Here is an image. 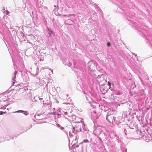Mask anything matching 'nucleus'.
<instances>
[{
  "label": "nucleus",
  "instance_id": "1",
  "mask_svg": "<svg viewBox=\"0 0 152 152\" xmlns=\"http://www.w3.org/2000/svg\"><path fill=\"white\" fill-rule=\"evenodd\" d=\"M11 93L9 90L5 92L1 95V98L2 99H7L11 98L10 95Z\"/></svg>",
  "mask_w": 152,
  "mask_h": 152
},
{
  "label": "nucleus",
  "instance_id": "2",
  "mask_svg": "<svg viewBox=\"0 0 152 152\" xmlns=\"http://www.w3.org/2000/svg\"><path fill=\"white\" fill-rule=\"evenodd\" d=\"M53 12L56 15H61L62 14L61 9V8L55 9L53 10Z\"/></svg>",
  "mask_w": 152,
  "mask_h": 152
},
{
  "label": "nucleus",
  "instance_id": "3",
  "mask_svg": "<svg viewBox=\"0 0 152 152\" xmlns=\"http://www.w3.org/2000/svg\"><path fill=\"white\" fill-rule=\"evenodd\" d=\"M61 113L59 110H57L56 111L53 112V114L55 115V117L58 118L61 117Z\"/></svg>",
  "mask_w": 152,
  "mask_h": 152
},
{
  "label": "nucleus",
  "instance_id": "4",
  "mask_svg": "<svg viewBox=\"0 0 152 152\" xmlns=\"http://www.w3.org/2000/svg\"><path fill=\"white\" fill-rule=\"evenodd\" d=\"M97 80L99 82L103 81L106 82V80H105L104 76L103 75H99L97 77Z\"/></svg>",
  "mask_w": 152,
  "mask_h": 152
},
{
  "label": "nucleus",
  "instance_id": "5",
  "mask_svg": "<svg viewBox=\"0 0 152 152\" xmlns=\"http://www.w3.org/2000/svg\"><path fill=\"white\" fill-rule=\"evenodd\" d=\"M4 137L7 140H9L10 139L12 138V137L10 133L8 132H6L4 135Z\"/></svg>",
  "mask_w": 152,
  "mask_h": 152
},
{
  "label": "nucleus",
  "instance_id": "6",
  "mask_svg": "<svg viewBox=\"0 0 152 152\" xmlns=\"http://www.w3.org/2000/svg\"><path fill=\"white\" fill-rule=\"evenodd\" d=\"M47 32L48 34V37H51L52 35H53V31H52L51 29L47 28Z\"/></svg>",
  "mask_w": 152,
  "mask_h": 152
},
{
  "label": "nucleus",
  "instance_id": "7",
  "mask_svg": "<svg viewBox=\"0 0 152 152\" xmlns=\"http://www.w3.org/2000/svg\"><path fill=\"white\" fill-rule=\"evenodd\" d=\"M17 71H15V74L13 75V77L12 78V82L14 84L15 83V79L16 76V73H17Z\"/></svg>",
  "mask_w": 152,
  "mask_h": 152
},
{
  "label": "nucleus",
  "instance_id": "8",
  "mask_svg": "<svg viewBox=\"0 0 152 152\" xmlns=\"http://www.w3.org/2000/svg\"><path fill=\"white\" fill-rule=\"evenodd\" d=\"M29 38L34 41L36 40V39H35V37L33 35H29Z\"/></svg>",
  "mask_w": 152,
  "mask_h": 152
},
{
  "label": "nucleus",
  "instance_id": "9",
  "mask_svg": "<svg viewBox=\"0 0 152 152\" xmlns=\"http://www.w3.org/2000/svg\"><path fill=\"white\" fill-rule=\"evenodd\" d=\"M19 113H24L26 115H27V113H26V114L24 113L25 112V111H24L22 110H19L18 111H15V112H14V113H19Z\"/></svg>",
  "mask_w": 152,
  "mask_h": 152
},
{
  "label": "nucleus",
  "instance_id": "10",
  "mask_svg": "<svg viewBox=\"0 0 152 152\" xmlns=\"http://www.w3.org/2000/svg\"><path fill=\"white\" fill-rule=\"evenodd\" d=\"M8 105H7L6 106L5 105L3 107H0V109H5L6 108V107Z\"/></svg>",
  "mask_w": 152,
  "mask_h": 152
},
{
  "label": "nucleus",
  "instance_id": "11",
  "mask_svg": "<svg viewBox=\"0 0 152 152\" xmlns=\"http://www.w3.org/2000/svg\"><path fill=\"white\" fill-rule=\"evenodd\" d=\"M63 63L64 64V65H66V59H64L63 60Z\"/></svg>",
  "mask_w": 152,
  "mask_h": 152
},
{
  "label": "nucleus",
  "instance_id": "12",
  "mask_svg": "<svg viewBox=\"0 0 152 152\" xmlns=\"http://www.w3.org/2000/svg\"><path fill=\"white\" fill-rule=\"evenodd\" d=\"M89 142V141H88V140H84L83 141V142H84L86 143V142Z\"/></svg>",
  "mask_w": 152,
  "mask_h": 152
},
{
  "label": "nucleus",
  "instance_id": "13",
  "mask_svg": "<svg viewBox=\"0 0 152 152\" xmlns=\"http://www.w3.org/2000/svg\"><path fill=\"white\" fill-rule=\"evenodd\" d=\"M6 113L3 112L2 111H0V115H2L4 113L5 114Z\"/></svg>",
  "mask_w": 152,
  "mask_h": 152
},
{
  "label": "nucleus",
  "instance_id": "14",
  "mask_svg": "<svg viewBox=\"0 0 152 152\" xmlns=\"http://www.w3.org/2000/svg\"><path fill=\"white\" fill-rule=\"evenodd\" d=\"M43 60H44V59L43 58H40V61H43Z\"/></svg>",
  "mask_w": 152,
  "mask_h": 152
},
{
  "label": "nucleus",
  "instance_id": "15",
  "mask_svg": "<svg viewBox=\"0 0 152 152\" xmlns=\"http://www.w3.org/2000/svg\"><path fill=\"white\" fill-rule=\"evenodd\" d=\"M6 15H8L9 14V12L8 11H7L6 12Z\"/></svg>",
  "mask_w": 152,
  "mask_h": 152
},
{
  "label": "nucleus",
  "instance_id": "16",
  "mask_svg": "<svg viewBox=\"0 0 152 152\" xmlns=\"http://www.w3.org/2000/svg\"><path fill=\"white\" fill-rule=\"evenodd\" d=\"M108 85L110 87L111 86V84L109 82H108Z\"/></svg>",
  "mask_w": 152,
  "mask_h": 152
},
{
  "label": "nucleus",
  "instance_id": "17",
  "mask_svg": "<svg viewBox=\"0 0 152 152\" xmlns=\"http://www.w3.org/2000/svg\"><path fill=\"white\" fill-rule=\"evenodd\" d=\"M107 45L108 46H109L110 45V42H108L107 43Z\"/></svg>",
  "mask_w": 152,
  "mask_h": 152
},
{
  "label": "nucleus",
  "instance_id": "18",
  "mask_svg": "<svg viewBox=\"0 0 152 152\" xmlns=\"http://www.w3.org/2000/svg\"><path fill=\"white\" fill-rule=\"evenodd\" d=\"M60 129L61 130H63L64 129V128L62 127H61Z\"/></svg>",
  "mask_w": 152,
  "mask_h": 152
},
{
  "label": "nucleus",
  "instance_id": "19",
  "mask_svg": "<svg viewBox=\"0 0 152 152\" xmlns=\"http://www.w3.org/2000/svg\"><path fill=\"white\" fill-rule=\"evenodd\" d=\"M51 70V71L52 74H53V71L52 70Z\"/></svg>",
  "mask_w": 152,
  "mask_h": 152
},
{
  "label": "nucleus",
  "instance_id": "20",
  "mask_svg": "<svg viewBox=\"0 0 152 152\" xmlns=\"http://www.w3.org/2000/svg\"><path fill=\"white\" fill-rule=\"evenodd\" d=\"M57 126H58V127H59L60 126V125L58 124L57 125Z\"/></svg>",
  "mask_w": 152,
  "mask_h": 152
},
{
  "label": "nucleus",
  "instance_id": "21",
  "mask_svg": "<svg viewBox=\"0 0 152 152\" xmlns=\"http://www.w3.org/2000/svg\"><path fill=\"white\" fill-rule=\"evenodd\" d=\"M59 88V87H57V88Z\"/></svg>",
  "mask_w": 152,
  "mask_h": 152
},
{
  "label": "nucleus",
  "instance_id": "22",
  "mask_svg": "<svg viewBox=\"0 0 152 152\" xmlns=\"http://www.w3.org/2000/svg\"><path fill=\"white\" fill-rule=\"evenodd\" d=\"M125 134H126V135H127V134H126V133H125Z\"/></svg>",
  "mask_w": 152,
  "mask_h": 152
}]
</instances>
